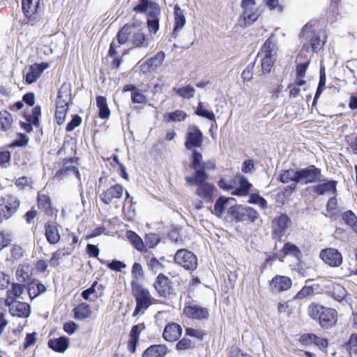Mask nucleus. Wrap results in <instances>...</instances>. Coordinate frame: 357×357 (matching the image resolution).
I'll return each instance as SVG.
<instances>
[{
  "mask_svg": "<svg viewBox=\"0 0 357 357\" xmlns=\"http://www.w3.org/2000/svg\"><path fill=\"white\" fill-rule=\"evenodd\" d=\"M185 181L188 184L197 185L196 194L206 202H211L213 199V195L217 190L215 186L206 181L208 178L207 174L202 171H197L193 176H185Z\"/></svg>",
  "mask_w": 357,
  "mask_h": 357,
  "instance_id": "obj_1",
  "label": "nucleus"
},
{
  "mask_svg": "<svg viewBox=\"0 0 357 357\" xmlns=\"http://www.w3.org/2000/svg\"><path fill=\"white\" fill-rule=\"evenodd\" d=\"M309 316L323 328H331L337 321V312L331 307H326L319 304H312L308 308Z\"/></svg>",
  "mask_w": 357,
  "mask_h": 357,
  "instance_id": "obj_2",
  "label": "nucleus"
},
{
  "mask_svg": "<svg viewBox=\"0 0 357 357\" xmlns=\"http://www.w3.org/2000/svg\"><path fill=\"white\" fill-rule=\"evenodd\" d=\"M121 43H130L134 47H146L149 38L135 23L125 24L118 32Z\"/></svg>",
  "mask_w": 357,
  "mask_h": 357,
  "instance_id": "obj_3",
  "label": "nucleus"
},
{
  "mask_svg": "<svg viewBox=\"0 0 357 357\" xmlns=\"http://www.w3.org/2000/svg\"><path fill=\"white\" fill-rule=\"evenodd\" d=\"M130 285L132 294L136 301V307L132 313V316L135 317L149 308L151 305L153 298L149 291L135 280H132Z\"/></svg>",
  "mask_w": 357,
  "mask_h": 357,
  "instance_id": "obj_4",
  "label": "nucleus"
},
{
  "mask_svg": "<svg viewBox=\"0 0 357 357\" xmlns=\"http://www.w3.org/2000/svg\"><path fill=\"white\" fill-rule=\"evenodd\" d=\"M301 43L303 44V48L307 52L312 49L314 52H317L324 45V42L321 41L320 37L313 31L312 26L306 24L302 29L300 33Z\"/></svg>",
  "mask_w": 357,
  "mask_h": 357,
  "instance_id": "obj_5",
  "label": "nucleus"
},
{
  "mask_svg": "<svg viewBox=\"0 0 357 357\" xmlns=\"http://www.w3.org/2000/svg\"><path fill=\"white\" fill-rule=\"evenodd\" d=\"M231 220L236 222L250 221L255 222L259 218V213L251 207L241 206H231L228 210Z\"/></svg>",
  "mask_w": 357,
  "mask_h": 357,
  "instance_id": "obj_6",
  "label": "nucleus"
},
{
  "mask_svg": "<svg viewBox=\"0 0 357 357\" xmlns=\"http://www.w3.org/2000/svg\"><path fill=\"white\" fill-rule=\"evenodd\" d=\"M20 206V201L13 195L0 198V222L10 218Z\"/></svg>",
  "mask_w": 357,
  "mask_h": 357,
  "instance_id": "obj_7",
  "label": "nucleus"
},
{
  "mask_svg": "<svg viewBox=\"0 0 357 357\" xmlns=\"http://www.w3.org/2000/svg\"><path fill=\"white\" fill-rule=\"evenodd\" d=\"M243 12L239 19L241 26H248L252 24L258 18L255 0H243L241 3Z\"/></svg>",
  "mask_w": 357,
  "mask_h": 357,
  "instance_id": "obj_8",
  "label": "nucleus"
},
{
  "mask_svg": "<svg viewBox=\"0 0 357 357\" xmlns=\"http://www.w3.org/2000/svg\"><path fill=\"white\" fill-rule=\"evenodd\" d=\"M185 147L188 150H195V148L202 146L204 142L202 132L196 125H190L185 133Z\"/></svg>",
  "mask_w": 357,
  "mask_h": 357,
  "instance_id": "obj_9",
  "label": "nucleus"
},
{
  "mask_svg": "<svg viewBox=\"0 0 357 357\" xmlns=\"http://www.w3.org/2000/svg\"><path fill=\"white\" fill-rule=\"evenodd\" d=\"M291 224V218L284 213H281L279 216L273 218L272 220L273 238L280 241Z\"/></svg>",
  "mask_w": 357,
  "mask_h": 357,
  "instance_id": "obj_10",
  "label": "nucleus"
},
{
  "mask_svg": "<svg viewBox=\"0 0 357 357\" xmlns=\"http://www.w3.org/2000/svg\"><path fill=\"white\" fill-rule=\"evenodd\" d=\"M322 176L321 169L314 165L298 170V183L308 184L320 182Z\"/></svg>",
  "mask_w": 357,
  "mask_h": 357,
  "instance_id": "obj_11",
  "label": "nucleus"
},
{
  "mask_svg": "<svg viewBox=\"0 0 357 357\" xmlns=\"http://www.w3.org/2000/svg\"><path fill=\"white\" fill-rule=\"evenodd\" d=\"M174 261L176 264L182 266L185 269L194 271L197 266V259L196 255L185 249L178 250L174 256Z\"/></svg>",
  "mask_w": 357,
  "mask_h": 357,
  "instance_id": "obj_12",
  "label": "nucleus"
},
{
  "mask_svg": "<svg viewBox=\"0 0 357 357\" xmlns=\"http://www.w3.org/2000/svg\"><path fill=\"white\" fill-rule=\"evenodd\" d=\"M78 158H70L64 159L62 162L61 167L56 172L55 177L63 178L64 177L69 176L74 174L77 178L80 181V174L78 168Z\"/></svg>",
  "mask_w": 357,
  "mask_h": 357,
  "instance_id": "obj_13",
  "label": "nucleus"
},
{
  "mask_svg": "<svg viewBox=\"0 0 357 357\" xmlns=\"http://www.w3.org/2000/svg\"><path fill=\"white\" fill-rule=\"evenodd\" d=\"M133 11L145 14L147 17L160 15V8L158 3L151 0H139L137 3L134 6Z\"/></svg>",
  "mask_w": 357,
  "mask_h": 357,
  "instance_id": "obj_14",
  "label": "nucleus"
},
{
  "mask_svg": "<svg viewBox=\"0 0 357 357\" xmlns=\"http://www.w3.org/2000/svg\"><path fill=\"white\" fill-rule=\"evenodd\" d=\"M153 287L158 295L162 298H169L173 291L169 278L163 273H160L157 276Z\"/></svg>",
  "mask_w": 357,
  "mask_h": 357,
  "instance_id": "obj_15",
  "label": "nucleus"
},
{
  "mask_svg": "<svg viewBox=\"0 0 357 357\" xmlns=\"http://www.w3.org/2000/svg\"><path fill=\"white\" fill-rule=\"evenodd\" d=\"M190 167L195 170L194 173L197 171H202L204 174H206V170L215 169V165L211 161L202 162V153L197 150H193Z\"/></svg>",
  "mask_w": 357,
  "mask_h": 357,
  "instance_id": "obj_16",
  "label": "nucleus"
},
{
  "mask_svg": "<svg viewBox=\"0 0 357 357\" xmlns=\"http://www.w3.org/2000/svg\"><path fill=\"white\" fill-rule=\"evenodd\" d=\"M321 259L331 267H338L342 264V254L335 248H326L320 252Z\"/></svg>",
  "mask_w": 357,
  "mask_h": 357,
  "instance_id": "obj_17",
  "label": "nucleus"
},
{
  "mask_svg": "<svg viewBox=\"0 0 357 357\" xmlns=\"http://www.w3.org/2000/svg\"><path fill=\"white\" fill-rule=\"evenodd\" d=\"M319 183L312 186V191L318 195L325 194L335 195L337 193V182L335 180L322 178Z\"/></svg>",
  "mask_w": 357,
  "mask_h": 357,
  "instance_id": "obj_18",
  "label": "nucleus"
},
{
  "mask_svg": "<svg viewBox=\"0 0 357 357\" xmlns=\"http://www.w3.org/2000/svg\"><path fill=\"white\" fill-rule=\"evenodd\" d=\"M291 284L292 281L289 277L275 275L271 280L269 288L272 293L278 294L288 290Z\"/></svg>",
  "mask_w": 357,
  "mask_h": 357,
  "instance_id": "obj_19",
  "label": "nucleus"
},
{
  "mask_svg": "<svg viewBox=\"0 0 357 357\" xmlns=\"http://www.w3.org/2000/svg\"><path fill=\"white\" fill-rule=\"evenodd\" d=\"M123 187L121 185L116 184L104 191L100 195V198L104 204H109L114 199H121L123 196Z\"/></svg>",
  "mask_w": 357,
  "mask_h": 357,
  "instance_id": "obj_20",
  "label": "nucleus"
},
{
  "mask_svg": "<svg viewBox=\"0 0 357 357\" xmlns=\"http://www.w3.org/2000/svg\"><path fill=\"white\" fill-rule=\"evenodd\" d=\"M183 314L192 319H207L209 312L207 308L197 305H186L183 308Z\"/></svg>",
  "mask_w": 357,
  "mask_h": 357,
  "instance_id": "obj_21",
  "label": "nucleus"
},
{
  "mask_svg": "<svg viewBox=\"0 0 357 357\" xmlns=\"http://www.w3.org/2000/svg\"><path fill=\"white\" fill-rule=\"evenodd\" d=\"M71 101V89L70 84H63L58 91L56 100V108L68 109Z\"/></svg>",
  "mask_w": 357,
  "mask_h": 357,
  "instance_id": "obj_22",
  "label": "nucleus"
},
{
  "mask_svg": "<svg viewBox=\"0 0 357 357\" xmlns=\"http://www.w3.org/2000/svg\"><path fill=\"white\" fill-rule=\"evenodd\" d=\"M49 65L46 63H34L30 66L28 71L24 75L26 82L29 84H32L40 77L43 72L47 68Z\"/></svg>",
  "mask_w": 357,
  "mask_h": 357,
  "instance_id": "obj_23",
  "label": "nucleus"
},
{
  "mask_svg": "<svg viewBox=\"0 0 357 357\" xmlns=\"http://www.w3.org/2000/svg\"><path fill=\"white\" fill-rule=\"evenodd\" d=\"M181 334V326L176 323H170L165 327L162 336L166 341L174 342L178 340Z\"/></svg>",
  "mask_w": 357,
  "mask_h": 357,
  "instance_id": "obj_24",
  "label": "nucleus"
},
{
  "mask_svg": "<svg viewBox=\"0 0 357 357\" xmlns=\"http://www.w3.org/2000/svg\"><path fill=\"white\" fill-rule=\"evenodd\" d=\"M274 36V34H271V37L264 43L259 53L261 56L277 59L278 47Z\"/></svg>",
  "mask_w": 357,
  "mask_h": 357,
  "instance_id": "obj_25",
  "label": "nucleus"
},
{
  "mask_svg": "<svg viewBox=\"0 0 357 357\" xmlns=\"http://www.w3.org/2000/svg\"><path fill=\"white\" fill-rule=\"evenodd\" d=\"M9 311L12 316L27 317L30 314V306L26 303L14 301L10 305Z\"/></svg>",
  "mask_w": 357,
  "mask_h": 357,
  "instance_id": "obj_26",
  "label": "nucleus"
},
{
  "mask_svg": "<svg viewBox=\"0 0 357 357\" xmlns=\"http://www.w3.org/2000/svg\"><path fill=\"white\" fill-rule=\"evenodd\" d=\"M40 0H22V11L27 18H31L40 10Z\"/></svg>",
  "mask_w": 357,
  "mask_h": 357,
  "instance_id": "obj_27",
  "label": "nucleus"
},
{
  "mask_svg": "<svg viewBox=\"0 0 357 357\" xmlns=\"http://www.w3.org/2000/svg\"><path fill=\"white\" fill-rule=\"evenodd\" d=\"M164 59V52H160L141 66L142 70L144 73L152 72L155 68L160 66L162 63Z\"/></svg>",
  "mask_w": 357,
  "mask_h": 357,
  "instance_id": "obj_28",
  "label": "nucleus"
},
{
  "mask_svg": "<svg viewBox=\"0 0 357 357\" xmlns=\"http://www.w3.org/2000/svg\"><path fill=\"white\" fill-rule=\"evenodd\" d=\"M168 349L165 344H153L149 347L142 354V357H165Z\"/></svg>",
  "mask_w": 357,
  "mask_h": 357,
  "instance_id": "obj_29",
  "label": "nucleus"
},
{
  "mask_svg": "<svg viewBox=\"0 0 357 357\" xmlns=\"http://www.w3.org/2000/svg\"><path fill=\"white\" fill-rule=\"evenodd\" d=\"M45 236L50 244H56L60 240V235L55 223L48 222L45 224Z\"/></svg>",
  "mask_w": 357,
  "mask_h": 357,
  "instance_id": "obj_30",
  "label": "nucleus"
},
{
  "mask_svg": "<svg viewBox=\"0 0 357 357\" xmlns=\"http://www.w3.org/2000/svg\"><path fill=\"white\" fill-rule=\"evenodd\" d=\"M45 291V286L38 280L33 279L28 284V294L31 300Z\"/></svg>",
  "mask_w": 357,
  "mask_h": 357,
  "instance_id": "obj_31",
  "label": "nucleus"
},
{
  "mask_svg": "<svg viewBox=\"0 0 357 357\" xmlns=\"http://www.w3.org/2000/svg\"><path fill=\"white\" fill-rule=\"evenodd\" d=\"M69 339L66 337H60L54 340H50L48 342V346L55 351L63 353L68 348Z\"/></svg>",
  "mask_w": 357,
  "mask_h": 357,
  "instance_id": "obj_32",
  "label": "nucleus"
},
{
  "mask_svg": "<svg viewBox=\"0 0 357 357\" xmlns=\"http://www.w3.org/2000/svg\"><path fill=\"white\" fill-rule=\"evenodd\" d=\"M279 179L283 183H287L290 181H293L294 183L290 186V188L294 190L296 187V183H298V170H284L281 172Z\"/></svg>",
  "mask_w": 357,
  "mask_h": 357,
  "instance_id": "obj_33",
  "label": "nucleus"
},
{
  "mask_svg": "<svg viewBox=\"0 0 357 357\" xmlns=\"http://www.w3.org/2000/svg\"><path fill=\"white\" fill-rule=\"evenodd\" d=\"M303 342H307L309 343H314L318 346L320 349L324 350L328 347V340L317 336L314 334H307L303 335L301 337Z\"/></svg>",
  "mask_w": 357,
  "mask_h": 357,
  "instance_id": "obj_34",
  "label": "nucleus"
},
{
  "mask_svg": "<svg viewBox=\"0 0 357 357\" xmlns=\"http://www.w3.org/2000/svg\"><path fill=\"white\" fill-rule=\"evenodd\" d=\"M96 105L99 109V117L102 119H108L110 110L108 108L106 98L101 96H97Z\"/></svg>",
  "mask_w": 357,
  "mask_h": 357,
  "instance_id": "obj_35",
  "label": "nucleus"
},
{
  "mask_svg": "<svg viewBox=\"0 0 357 357\" xmlns=\"http://www.w3.org/2000/svg\"><path fill=\"white\" fill-rule=\"evenodd\" d=\"M75 318L76 319H84L89 318L91 314L89 305L82 303L74 309Z\"/></svg>",
  "mask_w": 357,
  "mask_h": 357,
  "instance_id": "obj_36",
  "label": "nucleus"
},
{
  "mask_svg": "<svg viewBox=\"0 0 357 357\" xmlns=\"http://www.w3.org/2000/svg\"><path fill=\"white\" fill-rule=\"evenodd\" d=\"M16 278L20 282L29 284L33 279L31 278V268L29 266H22L16 271Z\"/></svg>",
  "mask_w": 357,
  "mask_h": 357,
  "instance_id": "obj_37",
  "label": "nucleus"
},
{
  "mask_svg": "<svg viewBox=\"0 0 357 357\" xmlns=\"http://www.w3.org/2000/svg\"><path fill=\"white\" fill-rule=\"evenodd\" d=\"M126 237L131 244L139 251L143 252L145 249V245L140 236L132 231L126 232Z\"/></svg>",
  "mask_w": 357,
  "mask_h": 357,
  "instance_id": "obj_38",
  "label": "nucleus"
},
{
  "mask_svg": "<svg viewBox=\"0 0 357 357\" xmlns=\"http://www.w3.org/2000/svg\"><path fill=\"white\" fill-rule=\"evenodd\" d=\"M174 10L175 16L174 34H175L178 29H181L185 25L186 21L183 11L178 5L174 6Z\"/></svg>",
  "mask_w": 357,
  "mask_h": 357,
  "instance_id": "obj_39",
  "label": "nucleus"
},
{
  "mask_svg": "<svg viewBox=\"0 0 357 357\" xmlns=\"http://www.w3.org/2000/svg\"><path fill=\"white\" fill-rule=\"evenodd\" d=\"M239 187L233 192V195L242 196L245 195L252 187V184L247 178L243 175L239 176Z\"/></svg>",
  "mask_w": 357,
  "mask_h": 357,
  "instance_id": "obj_40",
  "label": "nucleus"
},
{
  "mask_svg": "<svg viewBox=\"0 0 357 357\" xmlns=\"http://www.w3.org/2000/svg\"><path fill=\"white\" fill-rule=\"evenodd\" d=\"M342 219L347 225L357 234V217L352 211H345L342 215Z\"/></svg>",
  "mask_w": 357,
  "mask_h": 357,
  "instance_id": "obj_41",
  "label": "nucleus"
},
{
  "mask_svg": "<svg viewBox=\"0 0 357 357\" xmlns=\"http://www.w3.org/2000/svg\"><path fill=\"white\" fill-rule=\"evenodd\" d=\"M165 261L164 257L157 259L155 257H151L147 260V266L149 269L153 273L161 271L164 268L163 262Z\"/></svg>",
  "mask_w": 357,
  "mask_h": 357,
  "instance_id": "obj_42",
  "label": "nucleus"
},
{
  "mask_svg": "<svg viewBox=\"0 0 357 357\" xmlns=\"http://www.w3.org/2000/svg\"><path fill=\"white\" fill-rule=\"evenodd\" d=\"M13 123L11 114L7 111L0 112V130L7 131L10 129Z\"/></svg>",
  "mask_w": 357,
  "mask_h": 357,
  "instance_id": "obj_43",
  "label": "nucleus"
},
{
  "mask_svg": "<svg viewBox=\"0 0 357 357\" xmlns=\"http://www.w3.org/2000/svg\"><path fill=\"white\" fill-rule=\"evenodd\" d=\"M38 204L39 208H41L46 214H52V211L51 208V202L48 196L45 195H38Z\"/></svg>",
  "mask_w": 357,
  "mask_h": 357,
  "instance_id": "obj_44",
  "label": "nucleus"
},
{
  "mask_svg": "<svg viewBox=\"0 0 357 357\" xmlns=\"http://www.w3.org/2000/svg\"><path fill=\"white\" fill-rule=\"evenodd\" d=\"M331 296L336 301L340 302L347 296V291L345 288L339 284H335L333 285L332 291H331Z\"/></svg>",
  "mask_w": 357,
  "mask_h": 357,
  "instance_id": "obj_45",
  "label": "nucleus"
},
{
  "mask_svg": "<svg viewBox=\"0 0 357 357\" xmlns=\"http://www.w3.org/2000/svg\"><path fill=\"white\" fill-rule=\"evenodd\" d=\"M229 199L225 197H220L215 202L212 213L217 217H221L224 211L225 205Z\"/></svg>",
  "mask_w": 357,
  "mask_h": 357,
  "instance_id": "obj_46",
  "label": "nucleus"
},
{
  "mask_svg": "<svg viewBox=\"0 0 357 357\" xmlns=\"http://www.w3.org/2000/svg\"><path fill=\"white\" fill-rule=\"evenodd\" d=\"M167 122H181L185 119L187 114L182 110H176L173 112L167 113L166 115Z\"/></svg>",
  "mask_w": 357,
  "mask_h": 357,
  "instance_id": "obj_47",
  "label": "nucleus"
},
{
  "mask_svg": "<svg viewBox=\"0 0 357 357\" xmlns=\"http://www.w3.org/2000/svg\"><path fill=\"white\" fill-rule=\"evenodd\" d=\"M174 91L181 97L183 98L190 99L195 95V89L190 86H185L181 88H174Z\"/></svg>",
  "mask_w": 357,
  "mask_h": 357,
  "instance_id": "obj_48",
  "label": "nucleus"
},
{
  "mask_svg": "<svg viewBox=\"0 0 357 357\" xmlns=\"http://www.w3.org/2000/svg\"><path fill=\"white\" fill-rule=\"evenodd\" d=\"M281 252L283 253L282 257L291 255L296 257H298L301 252L299 248L296 245L291 243H285Z\"/></svg>",
  "mask_w": 357,
  "mask_h": 357,
  "instance_id": "obj_49",
  "label": "nucleus"
},
{
  "mask_svg": "<svg viewBox=\"0 0 357 357\" xmlns=\"http://www.w3.org/2000/svg\"><path fill=\"white\" fill-rule=\"evenodd\" d=\"M195 112L197 116L204 117L208 120L213 121L215 119L214 113L204 108L202 102H199Z\"/></svg>",
  "mask_w": 357,
  "mask_h": 357,
  "instance_id": "obj_50",
  "label": "nucleus"
},
{
  "mask_svg": "<svg viewBox=\"0 0 357 357\" xmlns=\"http://www.w3.org/2000/svg\"><path fill=\"white\" fill-rule=\"evenodd\" d=\"M160 15L147 17L146 23L150 33H156L159 29Z\"/></svg>",
  "mask_w": 357,
  "mask_h": 357,
  "instance_id": "obj_51",
  "label": "nucleus"
},
{
  "mask_svg": "<svg viewBox=\"0 0 357 357\" xmlns=\"http://www.w3.org/2000/svg\"><path fill=\"white\" fill-rule=\"evenodd\" d=\"M277 59H274L273 57H264L261 56V71L263 73H268L271 72V70L276 61Z\"/></svg>",
  "mask_w": 357,
  "mask_h": 357,
  "instance_id": "obj_52",
  "label": "nucleus"
},
{
  "mask_svg": "<svg viewBox=\"0 0 357 357\" xmlns=\"http://www.w3.org/2000/svg\"><path fill=\"white\" fill-rule=\"evenodd\" d=\"M12 241L11 234L6 231H0V251L8 246Z\"/></svg>",
  "mask_w": 357,
  "mask_h": 357,
  "instance_id": "obj_53",
  "label": "nucleus"
},
{
  "mask_svg": "<svg viewBox=\"0 0 357 357\" xmlns=\"http://www.w3.org/2000/svg\"><path fill=\"white\" fill-rule=\"evenodd\" d=\"M131 274L136 280H141L144 278V271L142 266L137 262H135L132 267Z\"/></svg>",
  "mask_w": 357,
  "mask_h": 357,
  "instance_id": "obj_54",
  "label": "nucleus"
},
{
  "mask_svg": "<svg viewBox=\"0 0 357 357\" xmlns=\"http://www.w3.org/2000/svg\"><path fill=\"white\" fill-rule=\"evenodd\" d=\"M314 294V289L311 286L303 287L295 296V299H303Z\"/></svg>",
  "mask_w": 357,
  "mask_h": 357,
  "instance_id": "obj_55",
  "label": "nucleus"
},
{
  "mask_svg": "<svg viewBox=\"0 0 357 357\" xmlns=\"http://www.w3.org/2000/svg\"><path fill=\"white\" fill-rule=\"evenodd\" d=\"M126 43H121L119 39L118 34L116 35V39H114L110 44L109 50V55L110 56H116L118 52V49L121 47V45L125 44Z\"/></svg>",
  "mask_w": 357,
  "mask_h": 357,
  "instance_id": "obj_56",
  "label": "nucleus"
},
{
  "mask_svg": "<svg viewBox=\"0 0 357 357\" xmlns=\"http://www.w3.org/2000/svg\"><path fill=\"white\" fill-rule=\"evenodd\" d=\"M160 242L158 236L155 234H147L145 237V243L149 248L155 247Z\"/></svg>",
  "mask_w": 357,
  "mask_h": 357,
  "instance_id": "obj_57",
  "label": "nucleus"
},
{
  "mask_svg": "<svg viewBox=\"0 0 357 357\" xmlns=\"http://www.w3.org/2000/svg\"><path fill=\"white\" fill-rule=\"evenodd\" d=\"M145 328V325L144 323L139 324L135 325L132 327L130 337V339H137L139 340L140 332Z\"/></svg>",
  "mask_w": 357,
  "mask_h": 357,
  "instance_id": "obj_58",
  "label": "nucleus"
},
{
  "mask_svg": "<svg viewBox=\"0 0 357 357\" xmlns=\"http://www.w3.org/2000/svg\"><path fill=\"white\" fill-rule=\"evenodd\" d=\"M185 334L186 335L195 337L198 340H202L204 335H205L203 331L192 328H187L185 329Z\"/></svg>",
  "mask_w": 357,
  "mask_h": 357,
  "instance_id": "obj_59",
  "label": "nucleus"
},
{
  "mask_svg": "<svg viewBox=\"0 0 357 357\" xmlns=\"http://www.w3.org/2000/svg\"><path fill=\"white\" fill-rule=\"evenodd\" d=\"M107 267L110 270L121 272L123 268H126V264L123 261L114 259L107 264Z\"/></svg>",
  "mask_w": 357,
  "mask_h": 357,
  "instance_id": "obj_60",
  "label": "nucleus"
},
{
  "mask_svg": "<svg viewBox=\"0 0 357 357\" xmlns=\"http://www.w3.org/2000/svg\"><path fill=\"white\" fill-rule=\"evenodd\" d=\"M82 122V119L78 115L73 116L71 121L66 126V130L68 132L73 131L76 127L79 126Z\"/></svg>",
  "mask_w": 357,
  "mask_h": 357,
  "instance_id": "obj_61",
  "label": "nucleus"
},
{
  "mask_svg": "<svg viewBox=\"0 0 357 357\" xmlns=\"http://www.w3.org/2000/svg\"><path fill=\"white\" fill-rule=\"evenodd\" d=\"M40 107L36 106L32 109L31 116L28 119L29 122H31L33 125H38L39 121V116H40Z\"/></svg>",
  "mask_w": 357,
  "mask_h": 357,
  "instance_id": "obj_62",
  "label": "nucleus"
},
{
  "mask_svg": "<svg viewBox=\"0 0 357 357\" xmlns=\"http://www.w3.org/2000/svg\"><path fill=\"white\" fill-rule=\"evenodd\" d=\"M68 109H59V108H56V111H55V118H56V123L59 124V125H61L64 121H65V119H66V112Z\"/></svg>",
  "mask_w": 357,
  "mask_h": 357,
  "instance_id": "obj_63",
  "label": "nucleus"
},
{
  "mask_svg": "<svg viewBox=\"0 0 357 357\" xmlns=\"http://www.w3.org/2000/svg\"><path fill=\"white\" fill-rule=\"evenodd\" d=\"M230 357H251L247 353L243 352L239 348L236 346H232L229 351Z\"/></svg>",
  "mask_w": 357,
  "mask_h": 357,
  "instance_id": "obj_64",
  "label": "nucleus"
}]
</instances>
